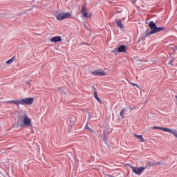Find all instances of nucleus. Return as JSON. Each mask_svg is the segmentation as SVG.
Segmentation results:
<instances>
[{
	"instance_id": "9d476101",
	"label": "nucleus",
	"mask_w": 177,
	"mask_h": 177,
	"mask_svg": "<svg viewBox=\"0 0 177 177\" xmlns=\"http://www.w3.org/2000/svg\"><path fill=\"white\" fill-rule=\"evenodd\" d=\"M148 26L151 31H154L157 27V23H154V21H151L148 23Z\"/></svg>"
},
{
	"instance_id": "5701e85b",
	"label": "nucleus",
	"mask_w": 177,
	"mask_h": 177,
	"mask_svg": "<svg viewBox=\"0 0 177 177\" xmlns=\"http://www.w3.org/2000/svg\"><path fill=\"white\" fill-rule=\"evenodd\" d=\"M174 60H175V58L171 59V61L169 62V64L170 66H174Z\"/></svg>"
},
{
	"instance_id": "0eeeda50",
	"label": "nucleus",
	"mask_w": 177,
	"mask_h": 177,
	"mask_svg": "<svg viewBox=\"0 0 177 177\" xmlns=\"http://www.w3.org/2000/svg\"><path fill=\"white\" fill-rule=\"evenodd\" d=\"M112 52H115L116 54L123 52L124 53H127V46L120 45L119 47L115 48Z\"/></svg>"
},
{
	"instance_id": "6ab92c4d",
	"label": "nucleus",
	"mask_w": 177,
	"mask_h": 177,
	"mask_svg": "<svg viewBox=\"0 0 177 177\" xmlns=\"http://www.w3.org/2000/svg\"><path fill=\"white\" fill-rule=\"evenodd\" d=\"M73 120V118L69 120V121H70V123H69L70 129H71V128H73V127H74V124H75V122H74V120Z\"/></svg>"
},
{
	"instance_id": "9b49d317",
	"label": "nucleus",
	"mask_w": 177,
	"mask_h": 177,
	"mask_svg": "<svg viewBox=\"0 0 177 177\" xmlns=\"http://www.w3.org/2000/svg\"><path fill=\"white\" fill-rule=\"evenodd\" d=\"M115 23L116 24L117 27L120 28V30H123V28H124V26L122 24V21L121 19H116Z\"/></svg>"
},
{
	"instance_id": "1a4fd4ad",
	"label": "nucleus",
	"mask_w": 177,
	"mask_h": 177,
	"mask_svg": "<svg viewBox=\"0 0 177 177\" xmlns=\"http://www.w3.org/2000/svg\"><path fill=\"white\" fill-rule=\"evenodd\" d=\"M91 88H93V90H94L95 99H96V100H97V102H99V103H100V104H102L103 102H102L100 97H99V95H97V91H96V88L95 87V86H91Z\"/></svg>"
},
{
	"instance_id": "6e6552de",
	"label": "nucleus",
	"mask_w": 177,
	"mask_h": 177,
	"mask_svg": "<svg viewBox=\"0 0 177 177\" xmlns=\"http://www.w3.org/2000/svg\"><path fill=\"white\" fill-rule=\"evenodd\" d=\"M93 75H97V77H102L106 75V73L104 71H102L100 69L95 70L91 73Z\"/></svg>"
},
{
	"instance_id": "473e14b6",
	"label": "nucleus",
	"mask_w": 177,
	"mask_h": 177,
	"mask_svg": "<svg viewBox=\"0 0 177 177\" xmlns=\"http://www.w3.org/2000/svg\"><path fill=\"white\" fill-rule=\"evenodd\" d=\"M81 45H85V43H81Z\"/></svg>"
},
{
	"instance_id": "20e7f679",
	"label": "nucleus",
	"mask_w": 177,
	"mask_h": 177,
	"mask_svg": "<svg viewBox=\"0 0 177 177\" xmlns=\"http://www.w3.org/2000/svg\"><path fill=\"white\" fill-rule=\"evenodd\" d=\"M129 167L131 168L132 172H133V174H136V175H141L142 172H143V171L146 169V167H135L131 164L129 165Z\"/></svg>"
},
{
	"instance_id": "f704fd0d",
	"label": "nucleus",
	"mask_w": 177,
	"mask_h": 177,
	"mask_svg": "<svg viewBox=\"0 0 177 177\" xmlns=\"http://www.w3.org/2000/svg\"><path fill=\"white\" fill-rule=\"evenodd\" d=\"M88 111H88V110H86V111H85V113H88Z\"/></svg>"
},
{
	"instance_id": "f257e3e1",
	"label": "nucleus",
	"mask_w": 177,
	"mask_h": 177,
	"mask_svg": "<svg viewBox=\"0 0 177 177\" xmlns=\"http://www.w3.org/2000/svg\"><path fill=\"white\" fill-rule=\"evenodd\" d=\"M8 104L10 103H13L16 104L17 107L20 106V104H27L28 106H31L34 103V97H27L23 98L22 100H12L6 102Z\"/></svg>"
},
{
	"instance_id": "c9c22d12",
	"label": "nucleus",
	"mask_w": 177,
	"mask_h": 177,
	"mask_svg": "<svg viewBox=\"0 0 177 177\" xmlns=\"http://www.w3.org/2000/svg\"><path fill=\"white\" fill-rule=\"evenodd\" d=\"M85 45H91V44H85Z\"/></svg>"
},
{
	"instance_id": "72a5a7b5",
	"label": "nucleus",
	"mask_w": 177,
	"mask_h": 177,
	"mask_svg": "<svg viewBox=\"0 0 177 177\" xmlns=\"http://www.w3.org/2000/svg\"><path fill=\"white\" fill-rule=\"evenodd\" d=\"M140 62H145V59L140 60Z\"/></svg>"
},
{
	"instance_id": "aec40b11",
	"label": "nucleus",
	"mask_w": 177,
	"mask_h": 177,
	"mask_svg": "<svg viewBox=\"0 0 177 177\" xmlns=\"http://www.w3.org/2000/svg\"><path fill=\"white\" fill-rule=\"evenodd\" d=\"M15 61V57H12L10 59H8L6 62V64H12Z\"/></svg>"
},
{
	"instance_id": "f8f14e48",
	"label": "nucleus",
	"mask_w": 177,
	"mask_h": 177,
	"mask_svg": "<svg viewBox=\"0 0 177 177\" xmlns=\"http://www.w3.org/2000/svg\"><path fill=\"white\" fill-rule=\"evenodd\" d=\"M165 132H168L169 133H171L172 135H174L175 136V138H177V131L176 130H174V129H169V128H166Z\"/></svg>"
},
{
	"instance_id": "4468645a",
	"label": "nucleus",
	"mask_w": 177,
	"mask_h": 177,
	"mask_svg": "<svg viewBox=\"0 0 177 177\" xmlns=\"http://www.w3.org/2000/svg\"><path fill=\"white\" fill-rule=\"evenodd\" d=\"M27 115L26 113H24L22 115H19L18 116V119H17V124H19V125H20V124H21V122H24V116Z\"/></svg>"
},
{
	"instance_id": "f03ea898",
	"label": "nucleus",
	"mask_w": 177,
	"mask_h": 177,
	"mask_svg": "<svg viewBox=\"0 0 177 177\" xmlns=\"http://www.w3.org/2000/svg\"><path fill=\"white\" fill-rule=\"evenodd\" d=\"M23 127H32V124L31 123V119L28 118V115H25L24 122H21L20 124L17 123V128H23Z\"/></svg>"
},
{
	"instance_id": "4be33fe9",
	"label": "nucleus",
	"mask_w": 177,
	"mask_h": 177,
	"mask_svg": "<svg viewBox=\"0 0 177 177\" xmlns=\"http://www.w3.org/2000/svg\"><path fill=\"white\" fill-rule=\"evenodd\" d=\"M148 165L149 167H154L155 165L154 162H148Z\"/></svg>"
},
{
	"instance_id": "e433bc0d",
	"label": "nucleus",
	"mask_w": 177,
	"mask_h": 177,
	"mask_svg": "<svg viewBox=\"0 0 177 177\" xmlns=\"http://www.w3.org/2000/svg\"><path fill=\"white\" fill-rule=\"evenodd\" d=\"M175 97H176V100H177V95H176Z\"/></svg>"
},
{
	"instance_id": "4c0bfd02",
	"label": "nucleus",
	"mask_w": 177,
	"mask_h": 177,
	"mask_svg": "<svg viewBox=\"0 0 177 177\" xmlns=\"http://www.w3.org/2000/svg\"><path fill=\"white\" fill-rule=\"evenodd\" d=\"M56 49H59V46H57V47L56 48Z\"/></svg>"
},
{
	"instance_id": "7ed1b4c3",
	"label": "nucleus",
	"mask_w": 177,
	"mask_h": 177,
	"mask_svg": "<svg viewBox=\"0 0 177 177\" xmlns=\"http://www.w3.org/2000/svg\"><path fill=\"white\" fill-rule=\"evenodd\" d=\"M164 28H165L156 26L154 30H150L149 29H147L146 32L144 33V38H146V37H149V35H152V34H156V32H160V31H162Z\"/></svg>"
},
{
	"instance_id": "c85d7f7f",
	"label": "nucleus",
	"mask_w": 177,
	"mask_h": 177,
	"mask_svg": "<svg viewBox=\"0 0 177 177\" xmlns=\"http://www.w3.org/2000/svg\"><path fill=\"white\" fill-rule=\"evenodd\" d=\"M132 86H136L137 88H139V85H138L137 84H135V83H131Z\"/></svg>"
},
{
	"instance_id": "ea45409f",
	"label": "nucleus",
	"mask_w": 177,
	"mask_h": 177,
	"mask_svg": "<svg viewBox=\"0 0 177 177\" xmlns=\"http://www.w3.org/2000/svg\"><path fill=\"white\" fill-rule=\"evenodd\" d=\"M27 75H25L24 77H26Z\"/></svg>"
},
{
	"instance_id": "dca6fc26",
	"label": "nucleus",
	"mask_w": 177,
	"mask_h": 177,
	"mask_svg": "<svg viewBox=\"0 0 177 177\" xmlns=\"http://www.w3.org/2000/svg\"><path fill=\"white\" fill-rule=\"evenodd\" d=\"M135 50H144L145 49V46L143 45H136L134 46Z\"/></svg>"
},
{
	"instance_id": "f3484780",
	"label": "nucleus",
	"mask_w": 177,
	"mask_h": 177,
	"mask_svg": "<svg viewBox=\"0 0 177 177\" xmlns=\"http://www.w3.org/2000/svg\"><path fill=\"white\" fill-rule=\"evenodd\" d=\"M167 127H153L152 129H159L160 131H164L165 132V129Z\"/></svg>"
},
{
	"instance_id": "a878e982",
	"label": "nucleus",
	"mask_w": 177,
	"mask_h": 177,
	"mask_svg": "<svg viewBox=\"0 0 177 177\" xmlns=\"http://www.w3.org/2000/svg\"><path fill=\"white\" fill-rule=\"evenodd\" d=\"M87 114H88V118L89 119H91V118H92V113H91V112H89V111H87Z\"/></svg>"
},
{
	"instance_id": "2f4dec72",
	"label": "nucleus",
	"mask_w": 177,
	"mask_h": 177,
	"mask_svg": "<svg viewBox=\"0 0 177 177\" xmlns=\"http://www.w3.org/2000/svg\"><path fill=\"white\" fill-rule=\"evenodd\" d=\"M129 109H130L131 110H135V109H136V106H134V107H133V108L129 107Z\"/></svg>"
},
{
	"instance_id": "bb28decb",
	"label": "nucleus",
	"mask_w": 177,
	"mask_h": 177,
	"mask_svg": "<svg viewBox=\"0 0 177 177\" xmlns=\"http://www.w3.org/2000/svg\"><path fill=\"white\" fill-rule=\"evenodd\" d=\"M32 82V80H30L26 82V85H31V82Z\"/></svg>"
},
{
	"instance_id": "b1692460",
	"label": "nucleus",
	"mask_w": 177,
	"mask_h": 177,
	"mask_svg": "<svg viewBox=\"0 0 177 177\" xmlns=\"http://www.w3.org/2000/svg\"><path fill=\"white\" fill-rule=\"evenodd\" d=\"M85 129H88L91 132H93V130H92V129L89 128V126H88V124L86 125Z\"/></svg>"
},
{
	"instance_id": "2eb2a0df",
	"label": "nucleus",
	"mask_w": 177,
	"mask_h": 177,
	"mask_svg": "<svg viewBox=\"0 0 177 177\" xmlns=\"http://www.w3.org/2000/svg\"><path fill=\"white\" fill-rule=\"evenodd\" d=\"M134 138H137V139H138V140H140V142H145V138H143V136L142 135H138L136 133L133 134Z\"/></svg>"
},
{
	"instance_id": "58836bf2",
	"label": "nucleus",
	"mask_w": 177,
	"mask_h": 177,
	"mask_svg": "<svg viewBox=\"0 0 177 177\" xmlns=\"http://www.w3.org/2000/svg\"><path fill=\"white\" fill-rule=\"evenodd\" d=\"M0 17H2V15H0Z\"/></svg>"
},
{
	"instance_id": "393cba45",
	"label": "nucleus",
	"mask_w": 177,
	"mask_h": 177,
	"mask_svg": "<svg viewBox=\"0 0 177 177\" xmlns=\"http://www.w3.org/2000/svg\"><path fill=\"white\" fill-rule=\"evenodd\" d=\"M105 133H106V136H108V135H110V131H109V130H104L103 135Z\"/></svg>"
},
{
	"instance_id": "7c9ffc66",
	"label": "nucleus",
	"mask_w": 177,
	"mask_h": 177,
	"mask_svg": "<svg viewBox=\"0 0 177 177\" xmlns=\"http://www.w3.org/2000/svg\"><path fill=\"white\" fill-rule=\"evenodd\" d=\"M59 91H62L63 92V87L58 88Z\"/></svg>"
},
{
	"instance_id": "412c9836",
	"label": "nucleus",
	"mask_w": 177,
	"mask_h": 177,
	"mask_svg": "<svg viewBox=\"0 0 177 177\" xmlns=\"http://www.w3.org/2000/svg\"><path fill=\"white\" fill-rule=\"evenodd\" d=\"M103 140H104L105 145H108V143H107V133H105L104 135Z\"/></svg>"
},
{
	"instance_id": "cd10ccee",
	"label": "nucleus",
	"mask_w": 177,
	"mask_h": 177,
	"mask_svg": "<svg viewBox=\"0 0 177 177\" xmlns=\"http://www.w3.org/2000/svg\"><path fill=\"white\" fill-rule=\"evenodd\" d=\"M155 165H161L162 164V162H154Z\"/></svg>"
},
{
	"instance_id": "c756f323",
	"label": "nucleus",
	"mask_w": 177,
	"mask_h": 177,
	"mask_svg": "<svg viewBox=\"0 0 177 177\" xmlns=\"http://www.w3.org/2000/svg\"><path fill=\"white\" fill-rule=\"evenodd\" d=\"M173 49H174V52H175V50H177V46H175Z\"/></svg>"
},
{
	"instance_id": "ddd939ff",
	"label": "nucleus",
	"mask_w": 177,
	"mask_h": 177,
	"mask_svg": "<svg viewBox=\"0 0 177 177\" xmlns=\"http://www.w3.org/2000/svg\"><path fill=\"white\" fill-rule=\"evenodd\" d=\"M50 41L52 42H54L55 44L57 43V42H62V37L60 36H55L53 37L50 39Z\"/></svg>"
},
{
	"instance_id": "39448f33",
	"label": "nucleus",
	"mask_w": 177,
	"mask_h": 177,
	"mask_svg": "<svg viewBox=\"0 0 177 177\" xmlns=\"http://www.w3.org/2000/svg\"><path fill=\"white\" fill-rule=\"evenodd\" d=\"M55 17H57V20H64V19H71V12H62L57 15H55Z\"/></svg>"
},
{
	"instance_id": "a211bd4d",
	"label": "nucleus",
	"mask_w": 177,
	"mask_h": 177,
	"mask_svg": "<svg viewBox=\"0 0 177 177\" xmlns=\"http://www.w3.org/2000/svg\"><path fill=\"white\" fill-rule=\"evenodd\" d=\"M124 114H125V108H123L120 113V115L122 120H124Z\"/></svg>"
},
{
	"instance_id": "423d86ee",
	"label": "nucleus",
	"mask_w": 177,
	"mask_h": 177,
	"mask_svg": "<svg viewBox=\"0 0 177 177\" xmlns=\"http://www.w3.org/2000/svg\"><path fill=\"white\" fill-rule=\"evenodd\" d=\"M81 13H82L83 17H86V19H91L92 17V13L86 12V6H82Z\"/></svg>"
}]
</instances>
